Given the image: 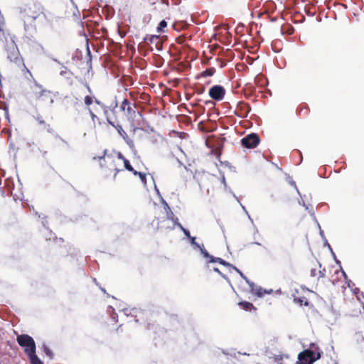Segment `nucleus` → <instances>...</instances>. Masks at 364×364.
Wrapping results in <instances>:
<instances>
[{
  "mask_svg": "<svg viewBox=\"0 0 364 364\" xmlns=\"http://www.w3.org/2000/svg\"><path fill=\"white\" fill-rule=\"evenodd\" d=\"M214 73V70L213 69H208V70H205L203 73H202V75L203 76H212Z\"/></svg>",
  "mask_w": 364,
  "mask_h": 364,
  "instance_id": "nucleus-20",
  "label": "nucleus"
},
{
  "mask_svg": "<svg viewBox=\"0 0 364 364\" xmlns=\"http://www.w3.org/2000/svg\"><path fill=\"white\" fill-rule=\"evenodd\" d=\"M320 357L321 354L319 352H313L309 350H306L299 354V360L296 364H311Z\"/></svg>",
  "mask_w": 364,
  "mask_h": 364,
  "instance_id": "nucleus-3",
  "label": "nucleus"
},
{
  "mask_svg": "<svg viewBox=\"0 0 364 364\" xmlns=\"http://www.w3.org/2000/svg\"><path fill=\"white\" fill-rule=\"evenodd\" d=\"M239 305L246 311H250L254 308L253 305L247 301L240 302Z\"/></svg>",
  "mask_w": 364,
  "mask_h": 364,
  "instance_id": "nucleus-10",
  "label": "nucleus"
},
{
  "mask_svg": "<svg viewBox=\"0 0 364 364\" xmlns=\"http://www.w3.org/2000/svg\"><path fill=\"white\" fill-rule=\"evenodd\" d=\"M88 111L92 121L95 122V119H97V116L93 113V112L90 108H88Z\"/></svg>",
  "mask_w": 364,
  "mask_h": 364,
  "instance_id": "nucleus-24",
  "label": "nucleus"
},
{
  "mask_svg": "<svg viewBox=\"0 0 364 364\" xmlns=\"http://www.w3.org/2000/svg\"><path fill=\"white\" fill-rule=\"evenodd\" d=\"M108 122H109V124H110L112 126H113L117 129V131L119 133V134L124 139H127V138L128 137L127 134L126 132L123 129V128H122V127L121 125H119V124L114 125L112 122H110L109 120H108Z\"/></svg>",
  "mask_w": 364,
  "mask_h": 364,
  "instance_id": "nucleus-8",
  "label": "nucleus"
},
{
  "mask_svg": "<svg viewBox=\"0 0 364 364\" xmlns=\"http://www.w3.org/2000/svg\"><path fill=\"white\" fill-rule=\"evenodd\" d=\"M197 247L198 249H200L201 253L203 254V255L205 257V258H209L210 260H211V257L208 252L203 247H201L200 245H197Z\"/></svg>",
  "mask_w": 364,
  "mask_h": 364,
  "instance_id": "nucleus-16",
  "label": "nucleus"
},
{
  "mask_svg": "<svg viewBox=\"0 0 364 364\" xmlns=\"http://www.w3.org/2000/svg\"><path fill=\"white\" fill-rule=\"evenodd\" d=\"M177 226L183 231V232L184 233V235L190 238L191 237V235H190V232L188 230H187L186 229H185L181 223H177Z\"/></svg>",
  "mask_w": 364,
  "mask_h": 364,
  "instance_id": "nucleus-18",
  "label": "nucleus"
},
{
  "mask_svg": "<svg viewBox=\"0 0 364 364\" xmlns=\"http://www.w3.org/2000/svg\"><path fill=\"white\" fill-rule=\"evenodd\" d=\"M190 240H191V242L192 245H194L197 247V245H198L196 242V237H191L189 238Z\"/></svg>",
  "mask_w": 364,
  "mask_h": 364,
  "instance_id": "nucleus-25",
  "label": "nucleus"
},
{
  "mask_svg": "<svg viewBox=\"0 0 364 364\" xmlns=\"http://www.w3.org/2000/svg\"><path fill=\"white\" fill-rule=\"evenodd\" d=\"M259 142L258 136L255 134H250L242 139V144L246 148H254Z\"/></svg>",
  "mask_w": 364,
  "mask_h": 364,
  "instance_id": "nucleus-6",
  "label": "nucleus"
},
{
  "mask_svg": "<svg viewBox=\"0 0 364 364\" xmlns=\"http://www.w3.org/2000/svg\"><path fill=\"white\" fill-rule=\"evenodd\" d=\"M357 343L359 345L360 348L364 350V338L360 336H358Z\"/></svg>",
  "mask_w": 364,
  "mask_h": 364,
  "instance_id": "nucleus-17",
  "label": "nucleus"
},
{
  "mask_svg": "<svg viewBox=\"0 0 364 364\" xmlns=\"http://www.w3.org/2000/svg\"><path fill=\"white\" fill-rule=\"evenodd\" d=\"M225 90L223 86L214 85L209 90L210 97L218 101H220L224 98Z\"/></svg>",
  "mask_w": 364,
  "mask_h": 364,
  "instance_id": "nucleus-4",
  "label": "nucleus"
},
{
  "mask_svg": "<svg viewBox=\"0 0 364 364\" xmlns=\"http://www.w3.org/2000/svg\"><path fill=\"white\" fill-rule=\"evenodd\" d=\"M210 262H218L223 265L230 267H232L234 269H235V267H232L230 264H229L228 262H225V260H223V259L219 258V257H211V260H210Z\"/></svg>",
  "mask_w": 364,
  "mask_h": 364,
  "instance_id": "nucleus-9",
  "label": "nucleus"
},
{
  "mask_svg": "<svg viewBox=\"0 0 364 364\" xmlns=\"http://www.w3.org/2000/svg\"><path fill=\"white\" fill-rule=\"evenodd\" d=\"M85 103L87 106L90 105L92 103V98L90 96H86L85 97Z\"/></svg>",
  "mask_w": 364,
  "mask_h": 364,
  "instance_id": "nucleus-22",
  "label": "nucleus"
},
{
  "mask_svg": "<svg viewBox=\"0 0 364 364\" xmlns=\"http://www.w3.org/2000/svg\"><path fill=\"white\" fill-rule=\"evenodd\" d=\"M118 158L123 161V158H125L120 152L118 153Z\"/></svg>",
  "mask_w": 364,
  "mask_h": 364,
  "instance_id": "nucleus-26",
  "label": "nucleus"
},
{
  "mask_svg": "<svg viewBox=\"0 0 364 364\" xmlns=\"http://www.w3.org/2000/svg\"><path fill=\"white\" fill-rule=\"evenodd\" d=\"M166 213H167V218L168 220L173 221L175 225H177V223H179L178 218L174 216V215L171 210L167 211Z\"/></svg>",
  "mask_w": 364,
  "mask_h": 364,
  "instance_id": "nucleus-11",
  "label": "nucleus"
},
{
  "mask_svg": "<svg viewBox=\"0 0 364 364\" xmlns=\"http://www.w3.org/2000/svg\"><path fill=\"white\" fill-rule=\"evenodd\" d=\"M124 104H128V101L127 100H124L123 102Z\"/></svg>",
  "mask_w": 364,
  "mask_h": 364,
  "instance_id": "nucleus-29",
  "label": "nucleus"
},
{
  "mask_svg": "<svg viewBox=\"0 0 364 364\" xmlns=\"http://www.w3.org/2000/svg\"><path fill=\"white\" fill-rule=\"evenodd\" d=\"M223 182L225 183V178H223Z\"/></svg>",
  "mask_w": 364,
  "mask_h": 364,
  "instance_id": "nucleus-31",
  "label": "nucleus"
},
{
  "mask_svg": "<svg viewBox=\"0 0 364 364\" xmlns=\"http://www.w3.org/2000/svg\"><path fill=\"white\" fill-rule=\"evenodd\" d=\"M50 92L43 89V87L36 81L33 82L31 87V97L36 100H39L43 96H46Z\"/></svg>",
  "mask_w": 364,
  "mask_h": 364,
  "instance_id": "nucleus-5",
  "label": "nucleus"
},
{
  "mask_svg": "<svg viewBox=\"0 0 364 364\" xmlns=\"http://www.w3.org/2000/svg\"><path fill=\"white\" fill-rule=\"evenodd\" d=\"M18 345L24 348L25 353L29 357L36 354V344L34 340L28 335H20L17 337Z\"/></svg>",
  "mask_w": 364,
  "mask_h": 364,
  "instance_id": "nucleus-2",
  "label": "nucleus"
},
{
  "mask_svg": "<svg viewBox=\"0 0 364 364\" xmlns=\"http://www.w3.org/2000/svg\"><path fill=\"white\" fill-rule=\"evenodd\" d=\"M134 175H139L140 178H141V181L144 182V183H146V179H145L146 176H145V175L144 173H142L141 172H138L136 171H134Z\"/></svg>",
  "mask_w": 364,
  "mask_h": 364,
  "instance_id": "nucleus-21",
  "label": "nucleus"
},
{
  "mask_svg": "<svg viewBox=\"0 0 364 364\" xmlns=\"http://www.w3.org/2000/svg\"><path fill=\"white\" fill-rule=\"evenodd\" d=\"M294 301L299 304H300L301 306L302 305H305V306H307L308 305V301H307V299L306 298H295L294 299Z\"/></svg>",
  "mask_w": 364,
  "mask_h": 364,
  "instance_id": "nucleus-14",
  "label": "nucleus"
},
{
  "mask_svg": "<svg viewBox=\"0 0 364 364\" xmlns=\"http://www.w3.org/2000/svg\"><path fill=\"white\" fill-rule=\"evenodd\" d=\"M167 26V23L165 20H162L158 27H157V32L159 33L164 32V28Z\"/></svg>",
  "mask_w": 364,
  "mask_h": 364,
  "instance_id": "nucleus-12",
  "label": "nucleus"
},
{
  "mask_svg": "<svg viewBox=\"0 0 364 364\" xmlns=\"http://www.w3.org/2000/svg\"><path fill=\"white\" fill-rule=\"evenodd\" d=\"M96 103L99 104V101L97 100H95Z\"/></svg>",
  "mask_w": 364,
  "mask_h": 364,
  "instance_id": "nucleus-33",
  "label": "nucleus"
},
{
  "mask_svg": "<svg viewBox=\"0 0 364 364\" xmlns=\"http://www.w3.org/2000/svg\"><path fill=\"white\" fill-rule=\"evenodd\" d=\"M235 270L241 275L242 277H243L246 282L248 283V284L250 285V288H251V291L255 293V294H257L258 296H264L265 294H270V292L272 291V290H270L269 291H267L266 290H263L262 288L261 287H255L254 283L252 282H250L244 275L239 270L237 269V268H235Z\"/></svg>",
  "mask_w": 364,
  "mask_h": 364,
  "instance_id": "nucleus-7",
  "label": "nucleus"
},
{
  "mask_svg": "<svg viewBox=\"0 0 364 364\" xmlns=\"http://www.w3.org/2000/svg\"><path fill=\"white\" fill-rule=\"evenodd\" d=\"M29 359L31 364H43L36 354L33 355L31 357H29Z\"/></svg>",
  "mask_w": 364,
  "mask_h": 364,
  "instance_id": "nucleus-13",
  "label": "nucleus"
},
{
  "mask_svg": "<svg viewBox=\"0 0 364 364\" xmlns=\"http://www.w3.org/2000/svg\"><path fill=\"white\" fill-rule=\"evenodd\" d=\"M123 162H124V167L126 168V169H127L129 171H132L134 173V168L131 166L129 161L126 158H123Z\"/></svg>",
  "mask_w": 364,
  "mask_h": 364,
  "instance_id": "nucleus-15",
  "label": "nucleus"
},
{
  "mask_svg": "<svg viewBox=\"0 0 364 364\" xmlns=\"http://www.w3.org/2000/svg\"><path fill=\"white\" fill-rule=\"evenodd\" d=\"M343 275H344L345 277H346V274L345 272H343Z\"/></svg>",
  "mask_w": 364,
  "mask_h": 364,
  "instance_id": "nucleus-32",
  "label": "nucleus"
},
{
  "mask_svg": "<svg viewBox=\"0 0 364 364\" xmlns=\"http://www.w3.org/2000/svg\"><path fill=\"white\" fill-rule=\"evenodd\" d=\"M43 350L50 358H53V353L51 350L46 346H43Z\"/></svg>",
  "mask_w": 364,
  "mask_h": 364,
  "instance_id": "nucleus-19",
  "label": "nucleus"
},
{
  "mask_svg": "<svg viewBox=\"0 0 364 364\" xmlns=\"http://www.w3.org/2000/svg\"><path fill=\"white\" fill-rule=\"evenodd\" d=\"M41 16H44L41 12L40 6L33 5L24 10L23 21L25 27L32 26L33 23Z\"/></svg>",
  "mask_w": 364,
  "mask_h": 364,
  "instance_id": "nucleus-1",
  "label": "nucleus"
},
{
  "mask_svg": "<svg viewBox=\"0 0 364 364\" xmlns=\"http://www.w3.org/2000/svg\"><path fill=\"white\" fill-rule=\"evenodd\" d=\"M155 189H156V193H157L159 196H161L160 192H159V191L157 189L156 186H155Z\"/></svg>",
  "mask_w": 364,
  "mask_h": 364,
  "instance_id": "nucleus-27",
  "label": "nucleus"
},
{
  "mask_svg": "<svg viewBox=\"0 0 364 364\" xmlns=\"http://www.w3.org/2000/svg\"><path fill=\"white\" fill-rule=\"evenodd\" d=\"M213 270L219 274H221L220 270L218 268H214Z\"/></svg>",
  "mask_w": 364,
  "mask_h": 364,
  "instance_id": "nucleus-28",
  "label": "nucleus"
},
{
  "mask_svg": "<svg viewBox=\"0 0 364 364\" xmlns=\"http://www.w3.org/2000/svg\"><path fill=\"white\" fill-rule=\"evenodd\" d=\"M161 203L164 205V208L166 209V212L171 210L168 205L167 204V203L162 198H161Z\"/></svg>",
  "mask_w": 364,
  "mask_h": 364,
  "instance_id": "nucleus-23",
  "label": "nucleus"
},
{
  "mask_svg": "<svg viewBox=\"0 0 364 364\" xmlns=\"http://www.w3.org/2000/svg\"><path fill=\"white\" fill-rule=\"evenodd\" d=\"M40 123H41V124H43V123H44V121L41 120V121H40Z\"/></svg>",
  "mask_w": 364,
  "mask_h": 364,
  "instance_id": "nucleus-30",
  "label": "nucleus"
}]
</instances>
